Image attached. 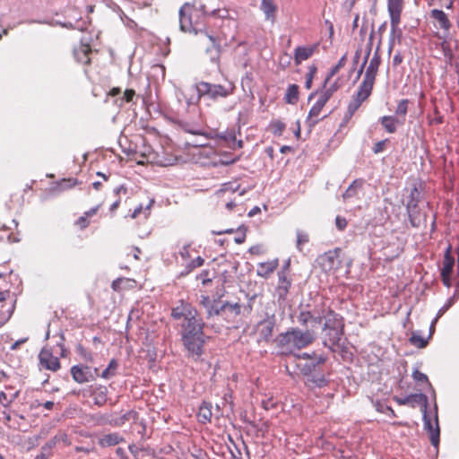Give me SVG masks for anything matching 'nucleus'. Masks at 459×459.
<instances>
[{"label":"nucleus","instance_id":"nucleus-1","mask_svg":"<svg viewBox=\"0 0 459 459\" xmlns=\"http://www.w3.org/2000/svg\"><path fill=\"white\" fill-rule=\"evenodd\" d=\"M316 337V332L313 329L301 330L290 328L286 333L278 336V346L283 352H290L292 349H303L312 343Z\"/></svg>","mask_w":459,"mask_h":459},{"label":"nucleus","instance_id":"nucleus-2","mask_svg":"<svg viewBox=\"0 0 459 459\" xmlns=\"http://www.w3.org/2000/svg\"><path fill=\"white\" fill-rule=\"evenodd\" d=\"M324 345L333 350V347L338 344L343 333L342 318L334 311L328 310L326 314L324 315Z\"/></svg>","mask_w":459,"mask_h":459},{"label":"nucleus","instance_id":"nucleus-3","mask_svg":"<svg viewBox=\"0 0 459 459\" xmlns=\"http://www.w3.org/2000/svg\"><path fill=\"white\" fill-rule=\"evenodd\" d=\"M198 100L207 98L217 100L219 98H226L232 92L231 87H225L221 84H213L206 82H200L195 84Z\"/></svg>","mask_w":459,"mask_h":459},{"label":"nucleus","instance_id":"nucleus-4","mask_svg":"<svg viewBox=\"0 0 459 459\" xmlns=\"http://www.w3.org/2000/svg\"><path fill=\"white\" fill-rule=\"evenodd\" d=\"M387 9L390 15L391 23V36L389 42V52L392 49L394 39L397 37L399 39L402 35V30L399 29L401 21V13L403 11V0H387Z\"/></svg>","mask_w":459,"mask_h":459},{"label":"nucleus","instance_id":"nucleus-5","mask_svg":"<svg viewBox=\"0 0 459 459\" xmlns=\"http://www.w3.org/2000/svg\"><path fill=\"white\" fill-rule=\"evenodd\" d=\"M204 323L197 318V312H189L186 321L181 324V339L204 336Z\"/></svg>","mask_w":459,"mask_h":459},{"label":"nucleus","instance_id":"nucleus-6","mask_svg":"<svg viewBox=\"0 0 459 459\" xmlns=\"http://www.w3.org/2000/svg\"><path fill=\"white\" fill-rule=\"evenodd\" d=\"M333 91H334L333 88H329V89L325 90L321 93L320 97L318 98L316 102L313 105V107L311 108V109L308 113V117L307 118V123L308 126L312 127L316 124H317V122L319 121V119L317 117H318L322 108H324V106L326 104V102L329 100V99L333 95Z\"/></svg>","mask_w":459,"mask_h":459},{"label":"nucleus","instance_id":"nucleus-7","mask_svg":"<svg viewBox=\"0 0 459 459\" xmlns=\"http://www.w3.org/2000/svg\"><path fill=\"white\" fill-rule=\"evenodd\" d=\"M71 374L75 382L83 384L95 380L99 376V369L97 368H93L88 366L76 365L72 367Z\"/></svg>","mask_w":459,"mask_h":459},{"label":"nucleus","instance_id":"nucleus-8","mask_svg":"<svg viewBox=\"0 0 459 459\" xmlns=\"http://www.w3.org/2000/svg\"><path fill=\"white\" fill-rule=\"evenodd\" d=\"M423 422L424 429L429 433L430 442L433 446L437 447L439 445L440 430L438 427L437 415L435 416V427L427 414V407H423Z\"/></svg>","mask_w":459,"mask_h":459},{"label":"nucleus","instance_id":"nucleus-9","mask_svg":"<svg viewBox=\"0 0 459 459\" xmlns=\"http://www.w3.org/2000/svg\"><path fill=\"white\" fill-rule=\"evenodd\" d=\"M182 342L187 351L188 355L195 359H198L203 352L204 336L183 339Z\"/></svg>","mask_w":459,"mask_h":459},{"label":"nucleus","instance_id":"nucleus-10","mask_svg":"<svg viewBox=\"0 0 459 459\" xmlns=\"http://www.w3.org/2000/svg\"><path fill=\"white\" fill-rule=\"evenodd\" d=\"M326 361V358L323 355H316L314 353V358H311L308 360H306L305 363L300 364L299 367L300 368V371L303 376H307L314 374V372L320 370V366L325 364Z\"/></svg>","mask_w":459,"mask_h":459},{"label":"nucleus","instance_id":"nucleus-11","mask_svg":"<svg viewBox=\"0 0 459 459\" xmlns=\"http://www.w3.org/2000/svg\"><path fill=\"white\" fill-rule=\"evenodd\" d=\"M241 313V307L238 303H221L219 316L227 322L233 321Z\"/></svg>","mask_w":459,"mask_h":459},{"label":"nucleus","instance_id":"nucleus-12","mask_svg":"<svg viewBox=\"0 0 459 459\" xmlns=\"http://www.w3.org/2000/svg\"><path fill=\"white\" fill-rule=\"evenodd\" d=\"M40 365L46 369L56 371L60 368L58 358L53 356L48 349H42L39 355Z\"/></svg>","mask_w":459,"mask_h":459},{"label":"nucleus","instance_id":"nucleus-13","mask_svg":"<svg viewBox=\"0 0 459 459\" xmlns=\"http://www.w3.org/2000/svg\"><path fill=\"white\" fill-rule=\"evenodd\" d=\"M318 261L325 272L337 270L340 266V260L336 251H329L319 257Z\"/></svg>","mask_w":459,"mask_h":459},{"label":"nucleus","instance_id":"nucleus-14","mask_svg":"<svg viewBox=\"0 0 459 459\" xmlns=\"http://www.w3.org/2000/svg\"><path fill=\"white\" fill-rule=\"evenodd\" d=\"M191 9L188 4H185L179 10L180 30L184 32H194L196 34L198 30L193 26L190 17L186 16V13Z\"/></svg>","mask_w":459,"mask_h":459},{"label":"nucleus","instance_id":"nucleus-15","mask_svg":"<svg viewBox=\"0 0 459 459\" xmlns=\"http://www.w3.org/2000/svg\"><path fill=\"white\" fill-rule=\"evenodd\" d=\"M91 53V48L89 44L81 42L78 48H75L74 50V55L78 63L87 65L90 64L91 58L90 54Z\"/></svg>","mask_w":459,"mask_h":459},{"label":"nucleus","instance_id":"nucleus-16","mask_svg":"<svg viewBox=\"0 0 459 459\" xmlns=\"http://www.w3.org/2000/svg\"><path fill=\"white\" fill-rule=\"evenodd\" d=\"M306 384L309 387H324L327 385L328 381L325 378V373L320 370L314 372V374L306 376Z\"/></svg>","mask_w":459,"mask_h":459},{"label":"nucleus","instance_id":"nucleus-17","mask_svg":"<svg viewBox=\"0 0 459 459\" xmlns=\"http://www.w3.org/2000/svg\"><path fill=\"white\" fill-rule=\"evenodd\" d=\"M317 48V45L312 47H298L294 53V61L296 65H299L302 61L308 59L315 50Z\"/></svg>","mask_w":459,"mask_h":459},{"label":"nucleus","instance_id":"nucleus-18","mask_svg":"<svg viewBox=\"0 0 459 459\" xmlns=\"http://www.w3.org/2000/svg\"><path fill=\"white\" fill-rule=\"evenodd\" d=\"M274 325V316H267V318L260 323V334L264 340L267 341L272 336Z\"/></svg>","mask_w":459,"mask_h":459},{"label":"nucleus","instance_id":"nucleus-19","mask_svg":"<svg viewBox=\"0 0 459 459\" xmlns=\"http://www.w3.org/2000/svg\"><path fill=\"white\" fill-rule=\"evenodd\" d=\"M406 208L411 226L415 228L420 227L421 223V218L419 215L418 205L415 204L413 201H408Z\"/></svg>","mask_w":459,"mask_h":459},{"label":"nucleus","instance_id":"nucleus-20","mask_svg":"<svg viewBox=\"0 0 459 459\" xmlns=\"http://www.w3.org/2000/svg\"><path fill=\"white\" fill-rule=\"evenodd\" d=\"M91 395L94 400V403L98 406H102L107 402L108 388L104 385H98L93 388Z\"/></svg>","mask_w":459,"mask_h":459},{"label":"nucleus","instance_id":"nucleus-21","mask_svg":"<svg viewBox=\"0 0 459 459\" xmlns=\"http://www.w3.org/2000/svg\"><path fill=\"white\" fill-rule=\"evenodd\" d=\"M430 16L437 22L440 29L445 30H448L450 29L451 23L447 15L442 10L433 9L430 13Z\"/></svg>","mask_w":459,"mask_h":459},{"label":"nucleus","instance_id":"nucleus-22","mask_svg":"<svg viewBox=\"0 0 459 459\" xmlns=\"http://www.w3.org/2000/svg\"><path fill=\"white\" fill-rule=\"evenodd\" d=\"M260 9L264 13L267 21L274 22L277 6L273 0H262Z\"/></svg>","mask_w":459,"mask_h":459},{"label":"nucleus","instance_id":"nucleus-23","mask_svg":"<svg viewBox=\"0 0 459 459\" xmlns=\"http://www.w3.org/2000/svg\"><path fill=\"white\" fill-rule=\"evenodd\" d=\"M374 83L375 79L364 76L356 95L359 96L362 100H367L371 94Z\"/></svg>","mask_w":459,"mask_h":459},{"label":"nucleus","instance_id":"nucleus-24","mask_svg":"<svg viewBox=\"0 0 459 459\" xmlns=\"http://www.w3.org/2000/svg\"><path fill=\"white\" fill-rule=\"evenodd\" d=\"M404 119H399L392 116H384L380 118V123L389 134H394L396 131V124L403 125Z\"/></svg>","mask_w":459,"mask_h":459},{"label":"nucleus","instance_id":"nucleus-25","mask_svg":"<svg viewBox=\"0 0 459 459\" xmlns=\"http://www.w3.org/2000/svg\"><path fill=\"white\" fill-rule=\"evenodd\" d=\"M395 401L400 405H406L411 403H421L423 407H427L428 398L424 394H411L404 398H396Z\"/></svg>","mask_w":459,"mask_h":459},{"label":"nucleus","instance_id":"nucleus-26","mask_svg":"<svg viewBox=\"0 0 459 459\" xmlns=\"http://www.w3.org/2000/svg\"><path fill=\"white\" fill-rule=\"evenodd\" d=\"M381 63V58L377 52L375 53L373 57L371 58L368 66L366 69L365 75L367 77L376 79V75L378 70V67Z\"/></svg>","mask_w":459,"mask_h":459},{"label":"nucleus","instance_id":"nucleus-27","mask_svg":"<svg viewBox=\"0 0 459 459\" xmlns=\"http://www.w3.org/2000/svg\"><path fill=\"white\" fill-rule=\"evenodd\" d=\"M455 264V259L451 255V248L448 247L446 251L443 266L441 269V275H451Z\"/></svg>","mask_w":459,"mask_h":459},{"label":"nucleus","instance_id":"nucleus-28","mask_svg":"<svg viewBox=\"0 0 459 459\" xmlns=\"http://www.w3.org/2000/svg\"><path fill=\"white\" fill-rule=\"evenodd\" d=\"M124 441V438L117 433H109L100 439V445L103 447L113 446Z\"/></svg>","mask_w":459,"mask_h":459},{"label":"nucleus","instance_id":"nucleus-29","mask_svg":"<svg viewBox=\"0 0 459 459\" xmlns=\"http://www.w3.org/2000/svg\"><path fill=\"white\" fill-rule=\"evenodd\" d=\"M277 261L261 263L257 267V274L264 278H267L277 267Z\"/></svg>","mask_w":459,"mask_h":459},{"label":"nucleus","instance_id":"nucleus-30","mask_svg":"<svg viewBox=\"0 0 459 459\" xmlns=\"http://www.w3.org/2000/svg\"><path fill=\"white\" fill-rule=\"evenodd\" d=\"M189 312H197V310L190 306L178 307L172 309L171 316L177 320L183 319L186 322Z\"/></svg>","mask_w":459,"mask_h":459},{"label":"nucleus","instance_id":"nucleus-31","mask_svg":"<svg viewBox=\"0 0 459 459\" xmlns=\"http://www.w3.org/2000/svg\"><path fill=\"white\" fill-rule=\"evenodd\" d=\"M212 405L210 403H203V404L199 408L198 417L199 420L202 422L210 421L212 412Z\"/></svg>","mask_w":459,"mask_h":459},{"label":"nucleus","instance_id":"nucleus-32","mask_svg":"<svg viewBox=\"0 0 459 459\" xmlns=\"http://www.w3.org/2000/svg\"><path fill=\"white\" fill-rule=\"evenodd\" d=\"M285 101L289 104H295L299 99V86L297 84H290L285 94Z\"/></svg>","mask_w":459,"mask_h":459},{"label":"nucleus","instance_id":"nucleus-33","mask_svg":"<svg viewBox=\"0 0 459 459\" xmlns=\"http://www.w3.org/2000/svg\"><path fill=\"white\" fill-rule=\"evenodd\" d=\"M364 100H362L359 96L355 95L348 106V110L347 113L345 114L344 118L346 120L350 119L356 112V110L360 107Z\"/></svg>","mask_w":459,"mask_h":459},{"label":"nucleus","instance_id":"nucleus-34","mask_svg":"<svg viewBox=\"0 0 459 459\" xmlns=\"http://www.w3.org/2000/svg\"><path fill=\"white\" fill-rule=\"evenodd\" d=\"M212 47L206 48V53L210 56L212 62H217L220 55V45L216 43L215 39L212 36L208 35Z\"/></svg>","mask_w":459,"mask_h":459},{"label":"nucleus","instance_id":"nucleus-35","mask_svg":"<svg viewBox=\"0 0 459 459\" xmlns=\"http://www.w3.org/2000/svg\"><path fill=\"white\" fill-rule=\"evenodd\" d=\"M429 340V338L425 339L421 337L419 332H412L411 336L409 339V342L411 345L422 349L428 345Z\"/></svg>","mask_w":459,"mask_h":459},{"label":"nucleus","instance_id":"nucleus-36","mask_svg":"<svg viewBox=\"0 0 459 459\" xmlns=\"http://www.w3.org/2000/svg\"><path fill=\"white\" fill-rule=\"evenodd\" d=\"M221 303L219 300H214L209 307H204L207 319L219 316Z\"/></svg>","mask_w":459,"mask_h":459},{"label":"nucleus","instance_id":"nucleus-37","mask_svg":"<svg viewBox=\"0 0 459 459\" xmlns=\"http://www.w3.org/2000/svg\"><path fill=\"white\" fill-rule=\"evenodd\" d=\"M362 183L355 180L348 189L343 193L342 197L344 200H348L358 195V190L361 187Z\"/></svg>","mask_w":459,"mask_h":459},{"label":"nucleus","instance_id":"nucleus-38","mask_svg":"<svg viewBox=\"0 0 459 459\" xmlns=\"http://www.w3.org/2000/svg\"><path fill=\"white\" fill-rule=\"evenodd\" d=\"M19 391H16L8 396L4 392H1L0 403L5 408L9 407L10 404L19 396Z\"/></svg>","mask_w":459,"mask_h":459},{"label":"nucleus","instance_id":"nucleus-39","mask_svg":"<svg viewBox=\"0 0 459 459\" xmlns=\"http://www.w3.org/2000/svg\"><path fill=\"white\" fill-rule=\"evenodd\" d=\"M117 366H118V365H117V362L115 359H112V360L109 362V364H108V366L107 367V368H105V369L102 371V373H101L100 377H101L102 378L108 379V378H110L111 377L115 376V374H116V370H117Z\"/></svg>","mask_w":459,"mask_h":459},{"label":"nucleus","instance_id":"nucleus-40","mask_svg":"<svg viewBox=\"0 0 459 459\" xmlns=\"http://www.w3.org/2000/svg\"><path fill=\"white\" fill-rule=\"evenodd\" d=\"M279 290L281 295H285L290 286V281L287 279L284 273H279Z\"/></svg>","mask_w":459,"mask_h":459},{"label":"nucleus","instance_id":"nucleus-41","mask_svg":"<svg viewBox=\"0 0 459 459\" xmlns=\"http://www.w3.org/2000/svg\"><path fill=\"white\" fill-rule=\"evenodd\" d=\"M198 136H201L199 139L193 140L191 142H186V144L193 147H204L208 144V137L205 134H203L200 132V134H197Z\"/></svg>","mask_w":459,"mask_h":459},{"label":"nucleus","instance_id":"nucleus-42","mask_svg":"<svg viewBox=\"0 0 459 459\" xmlns=\"http://www.w3.org/2000/svg\"><path fill=\"white\" fill-rule=\"evenodd\" d=\"M346 60H347V55L345 54V55H343V56L341 57V59L338 61V63L336 64V65H334V66L332 68V70H331V72H330L329 75H328V76L326 77V79H325V83H326V82H327V81H328L332 76H333L334 74H336L339 72V70H340L341 68H342V67L345 65V64H346Z\"/></svg>","mask_w":459,"mask_h":459},{"label":"nucleus","instance_id":"nucleus-43","mask_svg":"<svg viewBox=\"0 0 459 459\" xmlns=\"http://www.w3.org/2000/svg\"><path fill=\"white\" fill-rule=\"evenodd\" d=\"M204 262V260L201 256L196 257L189 264L186 265V271L182 272L181 274L185 275L189 273L193 269L202 266Z\"/></svg>","mask_w":459,"mask_h":459},{"label":"nucleus","instance_id":"nucleus-44","mask_svg":"<svg viewBox=\"0 0 459 459\" xmlns=\"http://www.w3.org/2000/svg\"><path fill=\"white\" fill-rule=\"evenodd\" d=\"M408 111V100H402L396 108L395 113L396 115L400 116L404 119V117L406 116Z\"/></svg>","mask_w":459,"mask_h":459},{"label":"nucleus","instance_id":"nucleus-45","mask_svg":"<svg viewBox=\"0 0 459 459\" xmlns=\"http://www.w3.org/2000/svg\"><path fill=\"white\" fill-rule=\"evenodd\" d=\"M412 377L413 379L416 381V382H422V383H426L429 388H432L429 381V378L427 377L426 374L419 371L418 369H415L413 372H412Z\"/></svg>","mask_w":459,"mask_h":459},{"label":"nucleus","instance_id":"nucleus-46","mask_svg":"<svg viewBox=\"0 0 459 459\" xmlns=\"http://www.w3.org/2000/svg\"><path fill=\"white\" fill-rule=\"evenodd\" d=\"M308 242V235L299 230H297V248L301 251L302 245Z\"/></svg>","mask_w":459,"mask_h":459},{"label":"nucleus","instance_id":"nucleus-47","mask_svg":"<svg viewBox=\"0 0 459 459\" xmlns=\"http://www.w3.org/2000/svg\"><path fill=\"white\" fill-rule=\"evenodd\" d=\"M312 319V313L311 312H300V314L298 316V322L303 325V326H307V324L311 321Z\"/></svg>","mask_w":459,"mask_h":459},{"label":"nucleus","instance_id":"nucleus-48","mask_svg":"<svg viewBox=\"0 0 459 459\" xmlns=\"http://www.w3.org/2000/svg\"><path fill=\"white\" fill-rule=\"evenodd\" d=\"M152 204H153V200L150 201V203L146 205L145 208H143V205H139L138 207H136L134 209V212L132 213V218L133 219L136 218L143 210L145 212V217H147L149 215V211H150Z\"/></svg>","mask_w":459,"mask_h":459},{"label":"nucleus","instance_id":"nucleus-49","mask_svg":"<svg viewBox=\"0 0 459 459\" xmlns=\"http://www.w3.org/2000/svg\"><path fill=\"white\" fill-rule=\"evenodd\" d=\"M74 185H75V180L73 181L72 179H63L60 183H58L56 187L60 191H63V190L73 187Z\"/></svg>","mask_w":459,"mask_h":459},{"label":"nucleus","instance_id":"nucleus-50","mask_svg":"<svg viewBox=\"0 0 459 459\" xmlns=\"http://www.w3.org/2000/svg\"><path fill=\"white\" fill-rule=\"evenodd\" d=\"M454 304V298H451L447 300L446 304H445L437 312V316L440 318Z\"/></svg>","mask_w":459,"mask_h":459},{"label":"nucleus","instance_id":"nucleus-51","mask_svg":"<svg viewBox=\"0 0 459 459\" xmlns=\"http://www.w3.org/2000/svg\"><path fill=\"white\" fill-rule=\"evenodd\" d=\"M134 95L135 91L134 90H126V91L124 92V97L120 100V105H122L124 100H126V102L132 101Z\"/></svg>","mask_w":459,"mask_h":459},{"label":"nucleus","instance_id":"nucleus-52","mask_svg":"<svg viewBox=\"0 0 459 459\" xmlns=\"http://www.w3.org/2000/svg\"><path fill=\"white\" fill-rule=\"evenodd\" d=\"M273 129L274 134H281V133L285 129V124L281 121H276L273 124Z\"/></svg>","mask_w":459,"mask_h":459},{"label":"nucleus","instance_id":"nucleus-53","mask_svg":"<svg viewBox=\"0 0 459 459\" xmlns=\"http://www.w3.org/2000/svg\"><path fill=\"white\" fill-rule=\"evenodd\" d=\"M336 228L340 230H343L347 226V221L345 218L337 216L335 219Z\"/></svg>","mask_w":459,"mask_h":459},{"label":"nucleus","instance_id":"nucleus-54","mask_svg":"<svg viewBox=\"0 0 459 459\" xmlns=\"http://www.w3.org/2000/svg\"><path fill=\"white\" fill-rule=\"evenodd\" d=\"M386 142H387V140H383V141L377 142L373 147L374 153L377 154V153L382 152L385 150Z\"/></svg>","mask_w":459,"mask_h":459},{"label":"nucleus","instance_id":"nucleus-55","mask_svg":"<svg viewBox=\"0 0 459 459\" xmlns=\"http://www.w3.org/2000/svg\"><path fill=\"white\" fill-rule=\"evenodd\" d=\"M129 420V414L126 413L117 419L113 420V425L119 427L122 426L126 421Z\"/></svg>","mask_w":459,"mask_h":459},{"label":"nucleus","instance_id":"nucleus-56","mask_svg":"<svg viewBox=\"0 0 459 459\" xmlns=\"http://www.w3.org/2000/svg\"><path fill=\"white\" fill-rule=\"evenodd\" d=\"M420 195V191L416 187H414L411 191L410 198L408 201H413V203L418 205Z\"/></svg>","mask_w":459,"mask_h":459},{"label":"nucleus","instance_id":"nucleus-57","mask_svg":"<svg viewBox=\"0 0 459 459\" xmlns=\"http://www.w3.org/2000/svg\"><path fill=\"white\" fill-rule=\"evenodd\" d=\"M215 299H210L208 296L202 295L200 297V304L204 307H209Z\"/></svg>","mask_w":459,"mask_h":459},{"label":"nucleus","instance_id":"nucleus-58","mask_svg":"<svg viewBox=\"0 0 459 459\" xmlns=\"http://www.w3.org/2000/svg\"><path fill=\"white\" fill-rule=\"evenodd\" d=\"M369 53H370V48L368 49L365 58H364V61H363L360 68L358 71L357 79H359L360 77V75L362 74V73H363L364 67H365V65H366V64L368 62V58Z\"/></svg>","mask_w":459,"mask_h":459},{"label":"nucleus","instance_id":"nucleus-59","mask_svg":"<svg viewBox=\"0 0 459 459\" xmlns=\"http://www.w3.org/2000/svg\"><path fill=\"white\" fill-rule=\"evenodd\" d=\"M50 455H51V452H49L48 450L47 451L43 450V447H41L40 454L38 455L35 459H48Z\"/></svg>","mask_w":459,"mask_h":459},{"label":"nucleus","instance_id":"nucleus-60","mask_svg":"<svg viewBox=\"0 0 459 459\" xmlns=\"http://www.w3.org/2000/svg\"><path fill=\"white\" fill-rule=\"evenodd\" d=\"M403 62V56L400 53H396L393 58V65L394 66L399 65Z\"/></svg>","mask_w":459,"mask_h":459},{"label":"nucleus","instance_id":"nucleus-61","mask_svg":"<svg viewBox=\"0 0 459 459\" xmlns=\"http://www.w3.org/2000/svg\"><path fill=\"white\" fill-rule=\"evenodd\" d=\"M324 319V316H314L312 315V319L309 323L316 325H320Z\"/></svg>","mask_w":459,"mask_h":459},{"label":"nucleus","instance_id":"nucleus-62","mask_svg":"<svg viewBox=\"0 0 459 459\" xmlns=\"http://www.w3.org/2000/svg\"><path fill=\"white\" fill-rule=\"evenodd\" d=\"M179 254L181 255V257L183 259H186L189 257V251H188V247L187 246H184L182 247V249L179 251Z\"/></svg>","mask_w":459,"mask_h":459},{"label":"nucleus","instance_id":"nucleus-63","mask_svg":"<svg viewBox=\"0 0 459 459\" xmlns=\"http://www.w3.org/2000/svg\"><path fill=\"white\" fill-rule=\"evenodd\" d=\"M55 444H54V441H52L51 439L49 441H48L42 447H43V450H48L49 452L52 451L53 447H55Z\"/></svg>","mask_w":459,"mask_h":459},{"label":"nucleus","instance_id":"nucleus-64","mask_svg":"<svg viewBox=\"0 0 459 459\" xmlns=\"http://www.w3.org/2000/svg\"><path fill=\"white\" fill-rule=\"evenodd\" d=\"M59 441L65 445H70L68 436L65 433H59Z\"/></svg>","mask_w":459,"mask_h":459}]
</instances>
